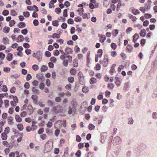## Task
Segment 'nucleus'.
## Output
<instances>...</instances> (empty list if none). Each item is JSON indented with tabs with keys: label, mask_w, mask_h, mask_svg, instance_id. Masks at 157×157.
I'll return each mask as SVG.
<instances>
[{
	"label": "nucleus",
	"mask_w": 157,
	"mask_h": 157,
	"mask_svg": "<svg viewBox=\"0 0 157 157\" xmlns=\"http://www.w3.org/2000/svg\"><path fill=\"white\" fill-rule=\"evenodd\" d=\"M46 84L48 86H49L51 85V82L49 79H47L46 80Z\"/></svg>",
	"instance_id": "40"
},
{
	"label": "nucleus",
	"mask_w": 157,
	"mask_h": 157,
	"mask_svg": "<svg viewBox=\"0 0 157 157\" xmlns=\"http://www.w3.org/2000/svg\"><path fill=\"white\" fill-rule=\"evenodd\" d=\"M52 24L53 25L56 26H57L58 25V21L57 20L54 21H52Z\"/></svg>",
	"instance_id": "34"
},
{
	"label": "nucleus",
	"mask_w": 157,
	"mask_h": 157,
	"mask_svg": "<svg viewBox=\"0 0 157 157\" xmlns=\"http://www.w3.org/2000/svg\"><path fill=\"white\" fill-rule=\"evenodd\" d=\"M7 88L6 85H3L2 86V91L6 92L7 91Z\"/></svg>",
	"instance_id": "44"
},
{
	"label": "nucleus",
	"mask_w": 157,
	"mask_h": 157,
	"mask_svg": "<svg viewBox=\"0 0 157 157\" xmlns=\"http://www.w3.org/2000/svg\"><path fill=\"white\" fill-rule=\"evenodd\" d=\"M132 13L135 15L137 14L139 12L138 10L134 8L132 9Z\"/></svg>",
	"instance_id": "28"
},
{
	"label": "nucleus",
	"mask_w": 157,
	"mask_h": 157,
	"mask_svg": "<svg viewBox=\"0 0 157 157\" xmlns=\"http://www.w3.org/2000/svg\"><path fill=\"white\" fill-rule=\"evenodd\" d=\"M10 13L11 15L13 16H15L17 14V12L14 10H12L11 11Z\"/></svg>",
	"instance_id": "42"
},
{
	"label": "nucleus",
	"mask_w": 157,
	"mask_h": 157,
	"mask_svg": "<svg viewBox=\"0 0 157 157\" xmlns=\"http://www.w3.org/2000/svg\"><path fill=\"white\" fill-rule=\"evenodd\" d=\"M78 11L79 13V15H81L82 14H83L82 13L84 11L83 9V8H81L80 9L78 10Z\"/></svg>",
	"instance_id": "58"
},
{
	"label": "nucleus",
	"mask_w": 157,
	"mask_h": 157,
	"mask_svg": "<svg viewBox=\"0 0 157 157\" xmlns=\"http://www.w3.org/2000/svg\"><path fill=\"white\" fill-rule=\"evenodd\" d=\"M26 130L28 132H30L33 131V128L32 126H28L26 127Z\"/></svg>",
	"instance_id": "29"
},
{
	"label": "nucleus",
	"mask_w": 157,
	"mask_h": 157,
	"mask_svg": "<svg viewBox=\"0 0 157 157\" xmlns=\"http://www.w3.org/2000/svg\"><path fill=\"white\" fill-rule=\"evenodd\" d=\"M45 56L47 57H49L51 56V54L50 52L48 51L45 52Z\"/></svg>",
	"instance_id": "54"
},
{
	"label": "nucleus",
	"mask_w": 157,
	"mask_h": 157,
	"mask_svg": "<svg viewBox=\"0 0 157 157\" xmlns=\"http://www.w3.org/2000/svg\"><path fill=\"white\" fill-rule=\"evenodd\" d=\"M15 118L16 121L18 122H21L22 121V119L18 114H16L15 115Z\"/></svg>",
	"instance_id": "9"
},
{
	"label": "nucleus",
	"mask_w": 157,
	"mask_h": 157,
	"mask_svg": "<svg viewBox=\"0 0 157 157\" xmlns=\"http://www.w3.org/2000/svg\"><path fill=\"white\" fill-rule=\"evenodd\" d=\"M32 77L31 75L30 74H27L26 77V80L27 81H29L32 78Z\"/></svg>",
	"instance_id": "33"
},
{
	"label": "nucleus",
	"mask_w": 157,
	"mask_h": 157,
	"mask_svg": "<svg viewBox=\"0 0 157 157\" xmlns=\"http://www.w3.org/2000/svg\"><path fill=\"white\" fill-rule=\"evenodd\" d=\"M65 52L67 53L71 54L72 52V50L69 48H67L65 50Z\"/></svg>",
	"instance_id": "24"
},
{
	"label": "nucleus",
	"mask_w": 157,
	"mask_h": 157,
	"mask_svg": "<svg viewBox=\"0 0 157 157\" xmlns=\"http://www.w3.org/2000/svg\"><path fill=\"white\" fill-rule=\"evenodd\" d=\"M115 84L117 86H119L121 83L120 79L117 77H116L115 78Z\"/></svg>",
	"instance_id": "7"
},
{
	"label": "nucleus",
	"mask_w": 157,
	"mask_h": 157,
	"mask_svg": "<svg viewBox=\"0 0 157 157\" xmlns=\"http://www.w3.org/2000/svg\"><path fill=\"white\" fill-rule=\"evenodd\" d=\"M121 141V139L118 136L114 138L113 141V143L114 145H116L119 144Z\"/></svg>",
	"instance_id": "3"
},
{
	"label": "nucleus",
	"mask_w": 157,
	"mask_h": 157,
	"mask_svg": "<svg viewBox=\"0 0 157 157\" xmlns=\"http://www.w3.org/2000/svg\"><path fill=\"white\" fill-rule=\"evenodd\" d=\"M32 68L34 70L36 71L38 69L39 67L38 65L35 64L33 66Z\"/></svg>",
	"instance_id": "52"
},
{
	"label": "nucleus",
	"mask_w": 157,
	"mask_h": 157,
	"mask_svg": "<svg viewBox=\"0 0 157 157\" xmlns=\"http://www.w3.org/2000/svg\"><path fill=\"white\" fill-rule=\"evenodd\" d=\"M25 26V24L23 22H20L18 24V26L20 28H23Z\"/></svg>",
	"instance_id": "20"
},
{
	"label": "nucleus",
	"mask_w": 157,
	"mask_h": 157,
	"mask_svg": "<svg viewBox=\"0 0 157 157\" xmlns=\"http://www.w3.org/2000/svg\"><path fill=\"white\" fill-rule=\"evenodd\" d=\"M116 65L115 64H113L110 70L109 71V73L111 75H113V73L116 72V71L115 70V67Z\"/></svg>",
	"instance_id": "8"
},
{
	"label": "nucleus",
	"mask_w": 157,
	"mask_h": 157,
	"mask_svg": "<svg viewBox=\"0 0 157 157\" xmlns=\"http://www.w3.org/2000/svg\"><path fill=\"white\" fill-rule=\"evenodd\" d=\"M9 101L7 100H5L4 101V104L6 108H7L9 105Z\"/></svg>",
	"instance_id": "27"
},
{
	"label": "nucleus",
	"mask_w": 157,
	"mask_h": 157,
	"mask_svg": "<svg viewBox=\"0 0 157 157\" xmlns=\"http://www.w3.org/2000/svg\"><path fill=\"white\" fill-rule=\"evenodd\" d=\"M55 12L57 14H59L61 12V10L60 8H57L55 9Z\"/></svg>",
	"instance_id": "62"
},
{
	"label": "nucleus",
	"mask_w": 157,
	"mask_h": 157,
	"mask_svg": "<svg viewBox=\"0 0 157 157\" xmlns=\"http://www.w3.org/2000/svg\"><path fill=\"white\" fill-rule=\"evenodd\" d=\"M127 48L129 51L131 52L132 49L133 48L131 45L128 44L127 47Z\"/></svg>",
	"instance_id": "45"
},
{
	"label": "nucleus",
	"mask_w": 157,
	"mask_h": 157,
	"mask_svg": "<svg viewBox=\"0 0 157 157\" xmlns=\"http://www.w3.org/2000/svg\"><path fill=\"white\" fill-rule=\"evenodd\" d=\"M63 111V108L60 105L55 106L53 107L52 109V111L56 113H61Z\"/></svg>",
	"instance_id": "1"
},
{
	"label": "nucleus",
	"mask_w": 157,
	"mask_h": 157,
	"mask_svg": "<svg viewBox=\"0 0 157 157\" xmlns=\"http://www.w3.org/2000/svg\"><path fill=\"white\" fill-rule=\"evenodd\" d=\"M139 36L137 34H135L133 36V41L134 43H135L137 40L138 39Z\"/></svg>",
	"instance_id": "11"
},
{
	"label": "nucleus",
	"mask_w": 157,
	"mask_h": 157,
	"mask_svg": "<svg viewBox=\"0 0 157 157\" xmlns=\"http://www.w3.org/2000/svg\"><path fill=\"white\" fill-rule=\"evenodd\" d=\"M81 151L80 150H78L77 151V152L75 154V155L78 157H79L81 156Z\"/></svg>",
	"instance_id": "60"
},
{
	"label": "nucleus",
	"mask_w": 157,
	"mask_h": 157,
	"mask_svg": "<svg viewBox=\"0 0 157 157\" xmlns=\"http://www.w3.org/2000/svg\"><path fill=\"white\" fill-rule=\"evenodd\" d=\"M67 26V25L66 23H63L61 25V27L64 29H66Z\"/></svg>",
	"instance_id": "53"
},
{
	"label": "nucleus",
	"mask_w": 157,
	"mask_h": 157,
	"mask_svg": "<svg viewBox=\"0 0 157 157\" xmlns=\"http://www.w3.org/2000/svg\"><path fill=\"white\" fill-rule=\"evenodd\" d=\"M10 68L8 67H4L3 68L4 71L6 72H9L10 71Z\"/></svg>",
	"instance_id": "55"
},
{
	"label": "nucleus",
	"mask_w": 157,
	"mask_h": 157,
	"mask_svg": "<svg viewBox=\"0 0 157 157\" xmlns=\"http://www.w3.org/2000/svg\"><path fill=\"white\" fill-rule=\"evenodd\" d=\"M70 73L72 75H74L76 73V70L74 68H72L70 70Z\"/></svg>",
	"instance_id": "19"
},
{
	"label": "nucleus",
	"mask_w": 157,
	"mask_h": 157,
	"mask_svg": "<svg viewBox=\"0 0 157 157\" xmlns=\"http://www.w3.org/2000/svg\"><path fill=\"white\" fill-rule=\"evenodd\" d=\"M44 129L43 128H40L39 129L38 131V133L39 134H42V133H43L44 132Z\"/></svg>",
	"instance_id": "35"
},
{
	"label": "nucleus",
	"mask_w": 157,
	"mask_h": 157,
	"mask_svg": "<svg viewBox=\"0 0 157 157\" xmlns=\"http://www.w3.org/2000/svg\"><path fill=\"white\" fill-rule=\"evenodd\" d=\"M7 121L8 124L10 125H12L13 124V118L11 116H9L7 118Z\"/></svg>",
	"instance_id": "5"
},
{
	"label": "nucleus",
	"mask_w": 157,
	"mask_h": 157,
	"mask_svg": "<svg viewBox=\"0 0 157 157\" xmlns=\"http://www.w3.org/2000/svg\"><path fill=\"white\" fill-rule=\"evenodd\" d=\"M28 33V30L26 29L22 30L21 31V33L24 35H26Z\"/></svg>",
	"instance_id": "41"
},
{
	"label": "nucleus",
	"mask_w": 157,
	"mask_h": 157,
	"mask_svg": "<svg viewBox=\"0 0 157 157\" xmlns=\"http://www.w3.org/2000/svg\"><path fill=\"white\" fill-rule=\"evenodd\" d=\"M13 107H11L10 108H9V110H8V113L11 114H13Z\"/></svg>",
	"instance_id": "63"
},
{
	"label": "nucleus",
	"mask_w": 157,
	"mask_h": 157,
	"mask_svg": "<svg viewBox=\"0 0 157 157\" xmlns=\"http://www.w3.org/2000/svg\"><path fill=\"white\" fill-rule=\"evenodd\" d=\"M24 40L23 36L22 35H20L18 36L17 38V42H20Z\"/></svg>",
	"instance_id": "10"
},
{
	"label": "nucleus",
	"mask_w": 157,
	"mask_h": 157,
	"mask_svg": "<svg viewBox=\"0 0 157 157\" xmlns=\"http://www.w3.org/2000/svg\"><path fill=\"white\" fill-rule=\"evenodd\" d=\"M15 23V21L14 20H11L9 22V25L11 27L13 26Z\"/></svg>",
	"instance_id": "50"
},
{
	"label": "nucleus",
	"mask_w": 157,
	"mask_h": 157,
	"mask_svg": "<svg viewBox=\"0 0 157 157\" xmlns=\"http://www.w3.org/2000/svg\"><path fill=\"white\" fill-rule=\"evenodd\" d=\"M60 37V36L59 34L56 33H54L52 36H49V38L52 37L53 38H59Z\"/></svg>",
	"instance_id": "17"
},
{
	"label": "nucleus",
	"mask_w": 157,
	"mask_h": 157,
	"mask_svg": "<svg viewBox=\"0 0 157 157\" xmlns=\"http://www.w3.org/2000/svg\"><path fill=\"white\" fill-rule=\"evenodd\" d=\"M17 126V128L20 131L23 130L24 129L23 126L21 123L18 124Z\"/></svg>",
	"instance_id": "12"
},
{
	"label": "nucleus",
	"mask_w": 157,
	"mask_h": 157,
	"mask_svg": "<svg viewBox=\"0 0 157 157\" xmlns=\"http://www.w3.org/2000/svg\"><path fill=\"white\" fill-rule=\"evenodd\" d=\"M40 137L43 140H44L46 138L47 136L45 134H44L40 136Z\"/></svg>",
	"instance_id": "51"
},
{
	"label": "nucleus",
	"mask_w": 157,
	"mask_h": 157,
	"mask_svg": "<svg viewBox=\"0 0 157 157\" xmlns=\"http://www.w3.org/2000/svg\"><path fill=\"white\" fill-rule=\"evenodd\" d=\"M121 0H119L118 1V4L117 5V11L119 10L120 9L121 6Z\"/></svg>",
	"instance_id": "21"
},
{
	"label": "nucleus",
	"mask_w": 157,
	"mask_h": 157,
	"mask_svg": "<svg viewBox=\"0 0 157 157\" xmlns=\"http://www.w3.org/2000/svg\"><path fill=\"white\" fill-rule=\"evenodd\" d=\"M151 1L150 0H148L147 2V3H148V5L147 6V7L146 8V9L147 10H148L149 9H150V5L151 3Z\"/></svg>",
	"instance_id": "46"
},
{
	"label": "nucleus",
	"mask_w": 157,
	"mask_h": 157,
	"mask_svg": "<svg viewBox=\"0 0 157 157\" xmlns=\"http://www.w3.org/2000/svg\"><path fill=\"white\" fill-rule=\"evenodd\" d=\"M10 31V28L8 27H5L3 29V32L5 33H8Z\"/></svg>",
	"instance_id": "26"
},
{
	"label": "nucleus",
	"mask_w": 157,
	"mask_h": 157,
	"mask_svg": "<svg viewBox=\"0 0 157 157\" xmlns=\"http://www.w3.org/2000/svg\"><path fill=\"white\" fill-rule=\"evenodd\" d=\"M24 87L25 89H28L30 87V84L28 82H26L24 84Z\"/></svg>",
	"instance_id": "38"
},
{
	"label": "nucleus",
	"mask_w": 157,
	"mask_h": 157,
	"mask_svg": "<svg viewBox=\"0 0 157 157\" xmlns=\"http://www.w3.org/2000/svg\"><path fill=\"white\" fill-rule=\"evenodd\" d=\"M100 62L101 64L105 67L107 66L108 64V59H101Z\"/></svg>",
	"instance_id": "6"
},
{
	"label": "nucleus",
	"mask_w": 157,
	"mask_h": 157,
	"mask_svg": "<svg viewBox=\"0 0 157 157\" xmlns=\"http://www.w3.org/2000/svg\"><path fill=\"white\" fill-rule=\"evenodd\" d=\"M42 52L39 50L37 51L36 52L34 53L33 55V56L34 58L40 59L42 58Z\"/></svg>",
	"instance_id": "2"
},
{
	"label": "nucleus",
	"mask_w": 157,
	"mask_h": 157,
	"mask_svg": "<svg viewBox=\"0 0 157 157\" xmlns=\"http://www.w3.org/2000/svg\"><path fill=\"white\" fill-rule=\"evenodd\" d=\"M89 91L88 88L86 87L85 86H83L82 89V91L83 93H86L87 92Z\"/></svg>",
	"instance_id": "18"
},
{
	"label": "nucleus",
	"mask_w": 157,
	"mask_h": 157,
	"mask_svg": "<svg viewBox=\"0 0 157 157\" xmlns=\"http://www.w3.org/2000/svg\"><path fill=\"white\" fill-rule=\"evenodd\" d=\"M60 131L59 129H57L55 131V135L57 137L60 133Z\"/></svg>",
	"instance_id": "36"
},
{
	"label": "nucleus",
	"mask_w": 157,
	"mask_h": 157,
	"mask_svg": "<svg viewBox=\"0 0 157 157\" xmlns=\"http://www.w3.org/2000/svg\"><path fill=\"white\" fill-rule=\"evenodd\" d=\"M16 90V89L15 87L14 86H13L10 89V91L11 93H14L15 92Z\"/></svg>",
	"instance_id": "37"
},
{
	"label": "nucleus",
	"mask_w": 157,
	"mask_h": 157,
	"mask_svg": "<svg viewBox=\"0 0 157 157\" xmlns=\"http://www.w3.org/2000/svg\"><path fill=\"white\" fill-rule=\"evenodd\" d=\"M68 81L71 83H73L74 81V78L73 77H70L67 78Z\"/></svg>",
	"instance_id": "23"
},
{
	"label": "nucleus",
	"mask_w": 157,
	"mask_h": 157,
	"mask_svg": "<svg viewBox=\"0 0 157 157\" xmlns=\"http://www.w3.org/2000/svg\"><path fill=\"white\" fill-rule=\"evenodd\" d=\"M41 90H43L44 88V84L43 82H41L40 83L39 86Z\"/></svg>",
	"instance_id": "59"
},
{
	"label": "nucleus",
	"mask_w": 157,
	"mask_h": 157,
	"mask_svg": "<svg viewBox=\"0 0 157 157\" xmlns=\"http://www.w3.org/2000/svg\"><path fill=\"white\" fill-rule=\"evenodd\" d=\"M17 103H18L13 101H11L10 102L11 105L14 106H16Z\"/></svg>",
	"instance_id": "61"
},
{
	"label": "nucleus",
	"mask_w": 157,
	"mask_h": 157,
	"mask_svg": "<svg viewBox=\"0 0 157 157\" xmlns=\"http://www.w3.org/2000/svg\"><path fill=\"white\" fill-rule=\"evenodd\" d=\"M9 12L8 10H4L2 12V14L6 16L9 14Z\"/></svg>",
	"instance_id": "56"
},
{
	"label": "nucleus",
	"mask_w": 157,
	"mask_h": 157,
	"mask_svg": "<svg viewBox=\"0 0 157 157\" xmlns=\"http://www.w3.org/2000/svg\"><path fill=\"white\" fill-rule=\"evenodd\" d=\"M97 82V79L95 78H92L90 80V82L91 84L95 83Z\"/></svg>",
	"instance_id": "16"
},
{
	"label": "nucleus",
	"mask_w": 157,
	"mask_h": 157,
	"mask_svg": "<svg viewBox=\"0 0 157 157\" xmlns=\"http://www.w3.org/2000/svg\"><path fill=\"white\" fill-rule=\"evenodd\" d=\"M27 110L28 113L29 115H30L33 113V109L32 105H31L29 104L27 106Z\"/></svg>",
	"instance_id": "4"
},
{
	"label": "nucleus",
	"mask_w": 157,
	"mask_h": 157,
	"mask_svg": "<svg viewBox=\"0 0 157 157\" xmlns=\"http://www.w3.org/2000/svg\"><path fill=\"white\" fill-rule=\"evenodd\" d=\"M71 84H68L67 85L65 86V88L66 89H67L69 90H70L71 89Z\"/></svg>",
	"instance_id": "57"
},
{
	"label": "nucleus",
	"mask_w": 157,
	"mask_h": 157,
	"mask_svg": "<svg viewBox=\"0 0 157 157\" xmlns=\"http://www.w3.org/2000/svg\"><path fill=\"white\" fill-rule=\"evenodd\" d=\"M48 67L46 65H43L41 68V71L42 72H44L46 71L48 69Z\"/></svg>",
	"instance_id": "25"
},
{
	"label": "nucleus",
	"mask_w": 157,
	"mask_h": 157,
	"mask_svg": "<svg viewBox=\"0 0 157 157\" xmlns=\"http://www.w3.org/2000/svg\"><path fill=\"white\" fill-rule=\"evenodd\" d=\"M95 68L97 70H99L101 68V66H100V64L99 63L97 64L96 66L95 67Z\"/></svg>",
	"instance_id": "64"
},
{
	"label": "nucleus",
	"mask_w": 157,
	"mask_h": 157,
	"mask_svg": "<svg viewBox=\"0 0 157 157\" xmlns=\"http://www.w3.org/2000/svg\"><path fill=\"white\" fill-rule=\"evenodd\" d=\"M47 103L48 106H52L53 105V102L50 100L47 101Z\"/></svg>",
	"instance_id": "48"
},
{
	"label": "nucleus",
	"mask_w": 157,
	"mask_h": 157,
	"mask_svg": "<svg viewBox=\"0 0 157 157\" xmlns=\"http://www.w3.org/2000/svg\"><path fill=\"white\" fill-rule=\"evenodd\" d=\"M106 38V37L105 35H101L100 38V41L101 42H104Z\"/></svg>",
	"instance_id": "31"
},
{
	"label": "nucleus",
	"mask_w": 157,
	"mask_h": 157,
	"mask_svg": "<svg viewBox=\"0 0 157 157\" xmlns=\"http://www.w3.org/2000/svg\"><path fill=\"white\" fill-rule=\"evenodd\" d=\"M95 128V126L91 124H90L88 126V129L90 130H94Z\"/></svg>",
	"instance_id": "30"
},
{
	"label": "nucleus",
	"mask_w": 157,
	"mask_h": 157,
	"mask_svg": "<svg viewBox=\"0 0 157 157\" xmlns=\"http://www.w3.org/2000/svg\"><path fill=\"white\" fill-rule=\"evenodd\" d=\"M5 132H3L1 134V138L3 140H6L7 138V136Z\"/></svg>",
	"instance_id": "14"
},
{
	"label": "nucleus",
	"mask_w": 157,
	"mask_h": 157,
	"mask_svg": "<svg viewBox=\"0 0 157 157\" xmlns=\"http://www.w3.org/2000/svg\"><path fill=\"white\" fill-rule=\"evenodd\" d=\"M27 113L26 112L24 111L22 112L20 114V116L21 117H25L27 115Z\"/></svg>",
	"instance_id": "32"
},
{
	"label": "nucleus",
	"mask_w": 157,
	"mask_h": 157,
	"mask_svg": "<svg viewBox=\"0 0 157 157\" xmlns=\"http://www.w3.org/2000/svg\"><path fill=\"white\" fill-rule=\"evenodd\" d=\"M114 86V85L112 83H109L107 84V88L109 90L113 89Z\"/></svg>",
	"instance_id": "15"
},
{
	"label": "nucleus",
	"mask_w": 157,
	"mask_h": 157,
	"mask_svg": "<svg viewBox=\"0 0 157 157\" xmlns=\"http://www.w3.org/2000/svg\"><path fill=\"white\" fill-rule=\"evenodd\" d=\"M23 15L25 17H28L29 16V13L28 12H24L23 13Z\"/></svg>",
	"instance_id": "39"
},
{
	"label": "nucleus",
	"mask_w": 157,
	"mask_h": 157,
	"mask_svg": "<svg viewBox=\"0 0 157 157\" xmlns=\"http://www.w3.org/2000/svg\"><path fill=\"white\" fill-rule=\"evenodd\" d=\"M10 131V128L9 127H7L5 128L4 132L6 134H8Z\"/></svg>",
	"instance_id": "43"
},
{
	"label": "nucleus",
	"mask_w": 157,
	"mask_h": 157,
	"mask_svg": "<svg viewBox=\"0 0 157 157\" xmlns=\"http://www.w3.org/2000/svg\"><path fill=\"white\" fill-rule=\"evenodd\" d=\"M38 82L36 80H34L32 82V84L34 86H38Z\"/></svg>",
	"instance_id": "47"
},
{
	"label": "nucleus",
	"mask_w": 157,
	"mask_h": 157,
	"mask_svg": "<svg viewBox=\"0 0 157 157\" xmlns=\"http://www.w3.org/2000/svg\"><path fill=\"white\" fill-rule=\"evenodd\" d=\"M32 91L33 92L37 94H38L39 93V91L36 89L35 87H32Z\"/></svg>",
	"instance_id": "22"
},
{
	"label": "nucleus",
	"mask_w": 157,
	"mask_h": 157,
	"mask_svg": "<svg viewBox=\"0 0 157 157\" xmlns=\"http://www.w3.org/2000/svg\"><path fill=\"white\" fill-rule=\"evenodd\" d=\"M146 32L145 30L143 29L141 30L140 33V36L144 37L145 36Z\"/></svg>",
	"instance_id": "13"
},
{
	"label": "nucleus",
	"mask_w": 157,
	"mask_h": 157,
	"mask_svg": "<svg viewBox=\"0 0 157 157\" xmlns=\"http://www.w3.org/2000/svg\"><path fill=\"white\" fill-rule=\"evenodd\" d=\"M74 20L72 19H69L67 21L68 23L70 24H72L74 23Z\"/></svg>",
	"instance_id": "49"
}]
</instances>
